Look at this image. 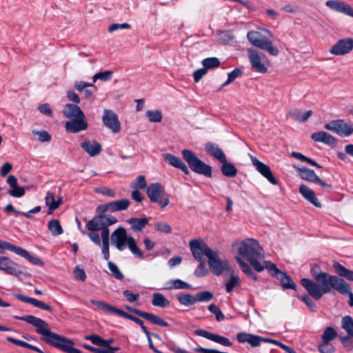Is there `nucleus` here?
<instances>
[{"instance_id":"1","label":"nucleus","mask_w":353,"mask_h":353,"mask_svg":"<svg viewBox=\"0 0 353 353\" xmlns=\"http://www.w3.org/2000/svg\"><path fill=\"white\" fill-rule=\"evenodd\" d=\"M14 319L26 321L36 327V332L43 335L41 340L54 347L67 353H81V351L73 347L74 343L67 339L50 331L48 324L40 318L32 315L23 316H14Z\"/></svg>"},{"instance_id":"2","label":"nucleus","mask_w":353,"mask_h":353,"mask_svg":"<svg viewBox=\"0 0 353 353\" xmlns=\"http://www.w3.org/2000/svg\"><path fill=\"white\" fill-rule=\"evenodd\" d=\"M310 273L314 280L303 278L301 280V284L308 294L316 300L321 299L323 294L330 293L341 278L323 272L318 264L312 265Z\"/></svg>"},{"instance_id":"3","label":"nucleus","mask_w":353,"mask_h":353,"mask_svg":"<svg viewBox=\"0 0 353 353\" xmlns=\"http://www.w3.org/2000/svg\"><path fill=\"white\" fill-rule=\"evenodd\" d=\"M239 254L241 258L247 260L256 272H261L264 270V267L260 263V261L264 258V254L256 240L246 239L241 241Z\"/></svg>"},{"instance_id":"4","label":"nucleus","mask_w":353,"mask_h":353,"mask_svg":"<svg viewBox=\"0 0 353 353\" xmlns=\"http://www.w3.org/2000/svg\"><path fill=\"white\" fill-rule=\"evenodd\" d=\"M63 114L65 117L70 119L65 124L68 132L77 133L87 129L88 123L85 120V114L77 104H66L63 110Z\"/></svg>"},{"instance_id":"5","label":"nucleus","mask_w":353,"mask_h":353,"mask_svg":"<svg viewBox=\"0 0 353 353\" xmlns=\"http://www.w3.org/2000/svg\"><path fill=\"white\" fill-rule=\"evenodd\" d=\"M183 159L194 172L204 175L208 178H212V172L210 165L201 161L194 152L188 149H184L181 152Z\"/></svg>"},{"instance_id":"6","label":"nucleus","mask_w":353,"mask_h":353,"mask_svg":"<svg viewBox=\"0 0 353 353\" xmlns=\"http://www.w3.org/2000/svg\"><path fill=\"white\" fill-rule=\"evenodd\" d=\"M236 340L240 343H249L252 347H259L262 342L272 343L278 345L287 353H290L292 348L283 344V343L272 339L264 338L259 335L249 334L247 332H239L236 334Z\"/></svg>"},{"instance_id":"7","label":"nucleus","mask_w":353,"mask_h":353,"mask_svg":"<svg viewBox=\"0 0 353 353\" xmlns=\"http://www.w3.org/2000/svg\"><path fill=\"white\" fill-rule=\"evenodd\" d=\"M247 38L253 46L272 56H277L279 53V49L273 46L272 42L259 32L250 30L247 34Z\"/></svg>"},{"instance_id":"8","label":"nucleus","mask_w":353,"mask_h":353,"mask_svg":"<svg viewBox=\"0 0 353 353\" xmlns=\"http://www.w3.org/2000/svg\"><path fill=\"white\" fill-rule=\"evenodd\" d=\"M117 222V218L113 216L98 215L90 220V231H101V239L104 238V234L107 236V238H109L108 227Z\"/></svg>"},{"instance_id":"9","label":"nucleus","mask_w":353,"mask_h":353,"mask_svg":"<svg viewBox=\"0 0 353 353\" xmlns=\"http://www.w3.org/2000/svg\"><path fill=\"white\" fill-rule=\"evenodd\" d=\"M146 193L150 201L159 204L161 208L170 203L169 198L168 196H164L165 192L159 183L150 184L147 188Z\"/></svg>"},{"instance_id":"10","label":"nucleus","mask_w":353,"mask_h":353,"mask_svg":"<svg viewBox=\"0 0 353 353\" xmlns=\"http://www.w3.org/2000/svg\"><path fill=\"white\" fill-rule=\"evenodd\" d=\"M190 249L196 260H203L204 256L208 258L214 252L201 239L191 240L189 243Z\"/></svg>"},{"instance_id":"11","label":"nucleus","mask_w":353,"mask_h":353,"mask_svg":"<svg viewBox=\"0 0 353 353\" xmlns=\"http://www.w3.org/2000/svg\"><path fill=\"white\" fill-rule=\"evenodd\" d=\"M325 128L341 137H349L353 134V124H350L343 119L332 121L325 125Z\"/></svg>"},{"instance_id":"12","label":"nucleus","mask_w":353,"mask_h":353,"mask_svg":"<svg viewBox=\"0 0 353 353\" xmlns=\"http://www.w3.org/2000/svg\"><path fill=\"white\" fill-rule=\"evenodd\" d=\"M0 248L2 250H8L20 255L28 259L30 262L34 265H43L42 261L37 256H32L29 252L21 247L16 246L8 241L0 240Z\"/></svg>"},{"instance_id":"13","label":"nucleus","mask_w":353,"mask_h":353,"mask_svg":"<svg viewBox=\"0 0 353 353\" xmlns=\"http://www.w3.org/2000/svg\"><path fill=\"white\" fill-rule=\"evenodd\" d=\"M297 170L302 179L316 183L326 191H330L332 189V185L321 179L314 170L306 167L297 168Z\"/></svg>"},{"instance_id":"14","label":"nucleus","mask_w":353,"mask_h":353,"mask_svg":"<svg viewBox=\"0 0 353 353\" xmlns=\"http://www.w3.org/2000/svg\"><path fill=\"white\" fill-rule=\"evenodd\" d=\"M103 125L108 128L112 133H118L121 130V123L117 114L108 109L103 110L102 116Z\"/></svg>"},{"instance_id":"15","label":"nucleus","mask_w":353,"mask_h":353,"mask_svg":"<svg viewBox=\"0 0 353 353\" xmlns=\"http://www.w3.org/2000/svg\"><path fill=\"white\" fill-rule=\"evenodd\" d=\"M132 237L128 236L126 230L123 227L117 228L111 235V241L119 251H123L129 242V239Z\"/></svg>"},{"instance_id":"16","label":"nucleus","mask_w":353,"mask_h":353,"mask_svg":"<svg viewBox=\"0 0 353 353\" xmlns=\"http://www.w3.org/2000/svg\"><path fill=\"white\" fill-rule=\"evenodd\" d=\"M208 265L212 272L216 276L222 274L224 271L229 269L228 261L220 260L218 253L215 251L208 257Z\"/></svg>"},{"instance_id":"17","label":"nucleus","mask_w":353,"mask_h":353,"mask_svg":"<svg viewBox=\"0 0 353 353\" xmlns=\"http://www.w3.org/2000/svg\"><path fill=\"white\" fill-rule=\"evenodd\" d=\"M252 165L256 170L264 176L270 183L276 185L277 179L274 176L270 166L260 161L256 157L250 156Z\"/></svg>"},{"instance_id":"18","label":"nucleus","mask_w":353,"mask_h":353,"mask_svg":"<svg viewBox=\"0 0 353 353\" xmlns=\"http://www.w3.org/2000/svg\"><path fill=\"white\" fill-rule=\"evenodd\" d=\"M353 49V39L351 38L339 40L330 50L332 54L336 56L345 55L350 53Z\"/></svg>"},{"instance_id":"19","label":"nucleus","mask_w":353,"mask_h":353,"mask_svg":"<svg viewBox=\"0 0 353 353\" xmlns=\"http://www.w3.org/2000/svg\"><path fill=\"white\" fill-rule=\"evenodd\" d=\"M248 58L251 63L252 68L260 73H265L268 71L267 68L261 62V57L265 55L263 53L258 52L257 50L248 48Z\"/></svg>"},{"instance_id":"20","label":"nucleus","mask_w":353,"mask_h":353,"mask_svg":"<svg viewBox=\"0 0 353 353\" xmlns=\"http://www.w3.org/2000/svg\"><path fill=\"white\" fill-rule=\"evenodd\" d=\"M194 334L197 336L204 337L210 341L219 343L223 346L230 347L232 345V343L229 339L214 333L208 332L204 330H196Z\"/></svg>"},{"instance_id":"21","label":"nucleus","mask_w":353,"mask_h":353,"mask_svg":"<svg viewBox=\"0 0 353 353\" xmlns=\"http://www.w3.org/2000/svg\"><path fill=\"white\" fill-rule=\"evenodd\" d=\"M0 270L8 274L15 276H19L23 274V272L17 268V265L6 256H0Z\"/></svg>"},{"instance_id":"22","label":"nucleus","mask_w":353,"mask_h":353,"mask_svg":"<svg viewBox=\"0 0 353 353\" xmlns=\"http://www.w3.org/2000/svg\"><path fill=\"white\" fill-rule=\"evenodd\" d=\"M163 157L168 164L174 168L180 169L184 172V174L187 175L190 174V170L188 168L179 157L170 153L163 154Z\"/></svg>"},{"instance_id":"23","label":"nucleus","mask_w":353,"mask_h":353,"mask_svg":"<svg viewBox=\"0 0 353 353\" xmlns=\"http://www.w3.org/2000/svg\"><path fill=\"white\" fill-rule=\"evenodd\" d=\"M332 289L343 296H347L350 299L349 305L350 306L353 307V293L348 283H347L343 279L340 278Z\"/></svg>"},{"instance_id":"24","label":"nucleus","mask_w":353,"mask_h":353,"mask_svg":"<svg viewBox=\"0 0 353 353\" xmlns=\"http://www.w3.org/2000/svg\"><path fill=\"white\" fill-rule=\"evenodd\" d=\"M311 138L314 141L323 143L330 147H334L336 144V139L330 134L324 131L312 134Z\"/></svg>"},{"instance_id":"25","label":"nucleus","mask_w":353,"mask_h":353,"mask_svg":"<svg viewBox=\"0 0 353 353\" xmlns=\"http://www.w3.org/2000/svg\"><path fill=\"white\" fill-rule=\"evenodd\" d=\"M299 192L303 197L316 208H321V203L319 201L314 192L307 185L302 184L299 186Z\"/></svg>"},{"instance_id":"26","label":"nucleus","mask_w":353,"mask_h":353,"mask_svg":"<svg viewBox=\"0 0 353 353\" xmlns=\"http://www.w3.org/2000/svg\"><path fill=\"white\" fill-rule=\"evenodd\" d=\"M14 296L22 302L30 303L33 305L34 307L42 309L43 310H46L48 312H52V307L50 305L36 299L26 296L21 294H14Z\"/></svg>"},{"instance_id":"27","label":"nucleus","mask_w":353,"mask_h":353,"mask_svg":"<svg viewBox=\"0 0 353 353\" xmlns=\"http://www.w3.org/2000/svg\"><path fill=\"white\" fill-rule=\"evenodd\" d=\"M205 148L210 155L216 159L219 162L225 161L226 156L217 144L208 142L205 143Z\"/></svg>"},{"instance_id":"28","label":"nucleus","mask_w":353,"mask_h":353,"mask_svg":"<svg viewBox=\"0 0 353 353\" xmlns=\"http://www.w3.org/2000/svg\"><path fill=\"white\" fill-rule=\"evenodd\" d=\"M333 268L335 272L341 277H344L346 279L353 281V270L346 268L337 261L333 262Z\"/></svg>"},{"instance_id":"29","label":"nucleus","mask_w":353,"mask_h":353,"mask_svg":"<svg viewBox=\"0 0 353 353\" xmlns=\"http://www.w3.org/2000/svg\"><path fill=\"white\" fill-rule=\"evenodd\" d=\"M312 110H307L305 112H302L299 109H294L290 111L288 115L292 119L303 123L305 122L312 115Z\"/></svg>"},{"instance_id":"30","label":"nucleus","mask_w":353,"mask_h":353,"mask_svg":"<svg viewBox=\"0 0 353 353\" xmlns=\"http://www.w3.org/2000/svg\"><path fill=\"white\" fill-rule=\"evenodd\" d=\"M45 201L46 205L48 206V214H52L53 212L59 207L61 203V199L58 201L55 200L54 194L51 192H47Z\"/></svg>"},{"instance_id":"31","label":"nucleus","mask_w":353,"mask_h":353,"mask_svg":"<svg viewBox=\"0 0 353 353\" xmlns=\"http://www.w3.org/2000/svg\"><path fill=\"white\" fill-rule=\"evenodd\" d=\"M220 163H222L221 172L225 176L233 178L236 176L237 169L233 163L227 161L226 157L224 161H220Z\"/></svg>"},{"instance_id":"32","label":"nucleus","mask_w":353,"mask_h":353,"mask_svg":"<svg viewBox=\"0 0 353 353\" xmlns=\"http://www.w3.org/2000/svg\"><path fill=\"white\" fill-rule=\"evenodd\" d=\"M176 299L181 305L186 307H191L196 303V296L190 293L180 292L176 295Z\"/></svg>"},{"instance_id":"33","label":"nucleus","mask_w":353,"mask_h":353,"mask_svg":"<svg viewBox=\"0 0 353 353\" xmlns=\"http://www.w3.org/2000/svg\"><path fill=\"white\" fill-rule=\"evenodd\" d=\"M139 314L140 317L146 319L153 325H157L161 327H168L169 325V324L163 319L153 314L144 312H141Z\"/></svg>"},{"instance_id":"34","label":"nucleus","mask_w":353,"mask_h":353,"mask_svg":"<svg viewBox=\"0 0 353 353\" xmlns=\"http://www.w3.org/2000/svg\"><path fill=\"white\" fill-rule=\"evenodd\" d=\"M276 278L280 281L283 288L295 290L296 284L285 272L281 271Z\"/></svg>"},{"instance_id":"35","label":"nucleus","mask_w":353,"mask_h":353,"mask_svg":"<svg viewBox=\"0 0 353 353\" xmlns=\"http://www.w3.org/2000/svg\"><path fill=\"white\" fill-rule=\"evenodd\" d=\"M128 222L131 225V229L134 232L141 231L148 223V218H131Z\"/></svg>"},{"instance_id":"36","label":"nucleus","mask_w":353,"mask_h":353,"mask_svg":"<svg viewBox=\"0 0 353 353\" xmlns=\"http://www.w3.org/2000/svg\"><path fill=\"white\" fill-rule=\"evenodd\" d=\"M110 212L122 211L126 210L130 205V201L128 199H121L109 202Z\"/></svg>"},{"instance_id":"37","label":"nucleus","mask_w":353,"mask_h":353,"mask_svg":"<svg viewBox=\"0 0 353 353\" xmlns=\"http://www.w3.org/2000/svg\"><path fill=\"white\" fill-rule=\"evenodd\" d=\"M152 304L155 307L165 308L170 305V301L162 294L154 293L152 295Z\"/></svg>"},{"instance_id":"38","label":"nucleus","mask_w":353,"mask_h":353,"mask_svg":"<svg viewBox=\"0 0 353 353\" xmlns=\"http://www.w3.org/2000/svg\"><path fill=\"white\" fill-rule=\"evenodd\" d=\"M236 260L239 265H240L242 271L246 274L248 276H250L254 281H257L258 277L257 275L252 271V268L250 265L246 263L243 259L239 256L236 257Z\"/></svg>"},{"instance_id":"39","label":"nucleus","mask_w":353,"mask_h":353,"mask_svg":"<svg viewBox=\"0 0 353 353\" xmlns=\"http://www.w3.org/2000/svg\"><path fill=\"white\" fill-rule=\"evenodd\" d=\"M48 228L53 236H59L63 232V230L58 219H52L48 222Z\"/></svg>"},{"instance_id":"40","label":"nucleus","mask_w":353,"mask_h":353,"mask_svg":"<svg viewBox=\"0 0 353 353\" xmlns=\"http://www.w3.org/2000/svg\"><path fill=\"white\" fill-rule=\"evenodd\" d=\"M130 252L137 258L145 259L143 252L137 246L135 239L133 237L129 239V242L127 245Z\"/></svg>"},{"instance_id":"41","label":"nucleus","mask_w":353,"mask_h":353,"mask_svg":"<svg viewBox=\"0 0 353 353\" xmlns=\"http://www.w3.org/2000/svg\"><path fill=\"white\" fill-rule=\"evenodd\" d=\"M342 327L347 334L353 337V318L350 316H345L341 319Z\"/></svg>"},{"instance_id":"42","label":"nucleus","mask_w":353,"mask_h":353,"mask_svg":"<svg viewBox=\"0 0 353 353\" xmlns=\"http://www.w3.org/2000/svg\"><path fill=\"white\" fill-rule=\"evenodd\" d=\"M112 76L113 72L110 70L99 72L92 77V83H95L97 80H100L104 82L108 81L112 79Z\"/></svg>"},{"instance_id":"43","label":"nucleus","mask_w":353,"mask_h":353,"mask_svg":"<svg viewBox=\"0 0 353 353\" xmlns=\"http://www.w3.org/2000/svg\"><path fill=\"white\" fill-rule=\"evenodd\" d=\"M337 337V332L332 327H327L322 334V341L323 343H329Z\"/></svg>"},{"instance_id":"44","label":"nucleus","mask_w":353,"mask_h":353,"mask_svg":"<svg viewBox=\"0 0 353 353\" xmlns=\"http://www.w3.org/2000/svg\"><path fill=\"white\" fill-rule=\"evenodd\" d=\"M202 64L203 66L208 71V70L218 68L220 65L221 63L219 59L216 57H209L204 59L202 61Z\"/></svg>"},{"instance_id":"45","label":"nucleus","mask_w":353,"mask_h":353,"mask_svg":"<svg viewBox=\"0 0 353 353\" xmlns=\"http://www.w3.org/2000/svg\"><path fill=\"white\" fill-rule=\"evenodd\" d=\"M243 71L239 68H235L232 72L228 74V79L222 84L221 88H223L232 82L236 78L241 77Z\"/></svg>"},{"instance_id":"46","label":"nucleus","mask_w":353,"mask_h":353,"mask_svg":"<svg viewBox=\"0 0 353 353\" xmlns=\"http://www.w3.org/2000/svg\"><path fill=\"white\" fill-rule=\"evenodd\" d=\"M241 281L237 276L231 275L230 279L225 283V290L228 293L231 292L234 288L239 287Z\"/></svg>"},{"instance_id":"47","label":"nucleus","mask_w":353,"mask_h":353,"mask_svg":"<svg viewBox=\"0 0 353 353\" xmlns=\"http://www.w3.org/2000/svg\"><path fill=\"white\" fill-rule=\"evenodd\" d=\"M90 341L94 345L103 347L108 346V344H110L113 341L112 339L104 340L101 337L96 334L90 335Z\"/></svg>"},{"instance_id":"48","label":"nucleus","mask_w":353,"mask_h":353,"mask_svg":"<svg viewBox=\"0 0 353 353\" xmlns=\"http://www.w3.org/2000/svg\"><path fill=\"white\" fill-rule=\"evenodd\" d=\"M145 115L150 122L160 123L163 119V115L160 110H148Z\"/></svg>"},{"instance_id":"49","label":"nucleus","mask_w":353,"mask_h":353,"mask_svg":"<svg viewBox=\"0 0 353 353\" xmlns=\"http://www.w3.org/2000/svg\"><path fill=\"white\" fill-rule=\"evenodd\" d=\"M171 285L168 289L184 290L190 289L192 285L181 279H174L170 281Z\"/></svg>"},{"instance_id":"50","label":"nucleus","mask_w":353,"mask_h":353,"mask_svg":"<svg viewBox=\"0 0 353 353\" xmlns=\"http://www.w3.org/2000/svg\"><path fill=\"white\" fill-rule=\"evenodd\" d=\"M196 302H209L214 298V294L210 291H202L195 294Z\"/></svg>"},{"instance_id":"51","label":"nucleus","mask_w":353,"mask_h":353,"mask_svg":"<svg viewBox=\"0 0 353 353\" xmlns=\"http://www.w3.org/2000/svg\"><path fill=\"white\" fill-rule=\"evenodd\" d=\"M108 268L110 271L111 275L118 280H123L124 278L123 274L119 269L118 266L112 261L108 263Z\"/></svg>"},{"instance_id":"52","label":"nucleus","mask_w":353,"mask_h":353,"mask_svg":"<svg viewBox=\"0 0 353 353\" xmlns=\"http://www.w3.org/2000/svg\"><path fill=\"white\" fill-rule=\"evenodd\" d=\"M130 187L138 190H144L148 188L145 176L143 175L138 176L137 179L131 183Z\"/></svg>"},{"instance_id":"53","label":"nucleus","mask_w":353,"mask_h":353,"mask_svg":"<svg viewBox=\"0 0 353 353\" xmlns=\"http://www.w3.org/2000/svg\"><path fill=\"white\" fill-rule=\"evenodd\" d=\"M197 261L199 262V264L194 271V274L197 277L204 276L208 273V270L206 268L205 259Z\"/></svg>"},{"instance_id":"54","label":"nucleus","mask_w":353,"mask_h":353,"mask_svg":"<svg viewBox=\"0 0 353 353\" xmlns=\"http://www.w3.org/2000/svg\"><path fill=\"white\" fill-rule=\"evenodd\" d=\"M263 263L264 265L263 266L264 267V270L267 269L270 272L272 273L273 276L276 277L281 272V270L277 268L274 263L270 261H264Z\"/></svg>"},{"instance_id":"55","label":"nucleus","mask_w":353,"mask_h":353,"mask_svg":"<svg viewBox=\"0 0 353 353\" xmlns=\"http://www.w3.org/2000/svg\"><path fill=\"white\" fill-rule=\"evenodd\" d=\"M109 238H107V236L104 234V238L101 239L102 240V248H101V253L103 255V258L105 260H108L110 258V252H109Z\"/></svg>"},{"instance_id":"56","label":"nucleus","mask_w":353,"mask_h":353,"mask_svg":"<svg viewBox=\"0 0 353 353\" xmlns=\"http://www.w3.org/2000/svg\"><path fill=\"white\" fill-rule=\"evenodd\" d=\"M25 188L18 185L8 190V193L10 196L15 198L22 197L25 194Z\"/></svg>"},{"instance_id":"57","label":"nucleus","mask_w":353,"mask_h":353,"mask_svg":"<svg viewBox=\"0 0 353 353\" xmlns=\"http://www.w3.org/2000/svg\"><path fill=\"white\" fill-rule=\"evenodd\" d=\"M101 152V145L96 141L90 143V157H94Z\"/></svg>"},{"instance_id":"58","label":"nucleus","mask_w":353,"mask_h":353,"mask_svg":"<svg viewBox=\"0 0 353 353\" xmlns=\"http://www.w3.org/2000/svg\"><path fill=\"white\" fill-rule=\"evenodd\" d=\"M33 134L38 136V140L41 142H49L51 141V135L46 130L33 131Z\"/></svg>"},{"instance_id":"59","label":"nucleus","mask_w":353,"mask_h":353,"mask_svg":"<svg viewBox=\"0 0 353 353\" xmlns=\"http://www.w3.org/2000/svg\"><path fill=\"white\" fill-rule=\"evenodd\" d=\"M155 229L165 234H170L172 232V228L170 225L165 222L157 223L155 225Z\"/></svg>"},{"instance_id":"60","label":"nucleus","mask_w":353,"mask_h":353,"mask_svg":"<svg viewBox=\"0 0 353 353\" xmlns=\"http://www.w3.org/2000/svg\"><path fill=\"white\" fill-rule=\"evenodd\" d=\"M318 349L321 353H333L334 352V347L330 342H323L322 344L319 345Z\"/></svg>"},{"instance_id":"61","label":"nucleus","mask_w":353,"mask_h":353,"mask_svg":"<svg viewBox=\"0 0 353 353\" xmlns=\"http://www.w3.org/2000/svg\"><path fill=\"white\" fill-rule=\"evenodd\" d=\"M339 12L353 17V8L343 1L341 3Z\"/></svg>"},{"instance_id":"62","label":"nucleus","mask_w":353,"mask_h":353,"mask_svg":"<svg viewBox=\"0 0 353 353\" xmlns=\"http://www.w3.org/2000/svg\"><path fill=\"white\" fill-rule=\"evenodd\" d=\"M131 26L128 23H112L109 26L108 31L112 32L119 29H130Z\"/></svg>"},{"instance_id":"63","label":"nucleus","mask_w":353,"mask_h":353,"mask_svg":"<svg viewBox=\"0 0 353 353\" xmlns=\"http://www.w3.org/2000/svg\"><path fill=\"white\" fill-rule=\"evenodd\" d=\"M95 192L100 193L103 195H107L110 197L115 196V192L113 190L108 188L106 187H98L94 189Z\"/></svg>"},{"instance_id":"64","label":"nucleus","mask_w":353,"mask_h":353,"mask_svg":"<svg viewBox=\"0 0 353 353\" xmlns=\"http://www.w3.org/2000/svg\"><path fill=\"white\" fill-rule=\"evenodd\" d=\"M74 276L77 280L84 281L86 279V274L83 269L79 268L78 266L74 270Z\"/></svg>"}]
</instances>
